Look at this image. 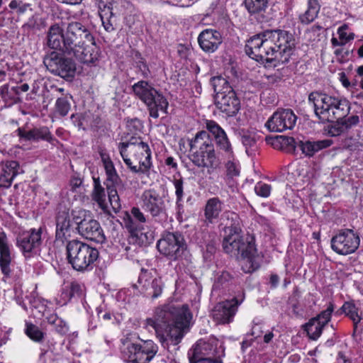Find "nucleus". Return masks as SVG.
I'll return each instance as SVG.
<instances>
[{
	"label": "nucleus",
	"instance_id": "20e7f679",
	"mask_svg": "<svg viewBox=\"0 0 363 363\" xmlns=\"http://www.w3.org/2000/svg\"><path fill=\"white\" fill-rule=\"evenodd\" d=\"M120 154L133 173L147 174L152 166L151 150L140 138L132 136L118 145Z\"/></svg>",
	"mask_w": 363,
	"mask_h": 363
},
{
	"label": "nucleus",
	"instance_id": "7ed1b4c3",
	"mask_svg": "<svg viewBox=\"0 0 363 363\" xmlns=\"http://www.w3.org/2000/svg\"><path fill=\"white\" fill-rule=\"evenodd\" d=\"M224 217L227 222L223 223L225 237L223 240V248L225 252L237 259L246 261L243 270L250 273L259 267L257 261V249L255 247L254 238H245L240 235L242 230L240 223V218L238 214L234 212H225Z\"/></svg>",
	"mask_w": 363,
	"mask_h": 363
},
{
	"label": "nucleus",
	"instance_id": "9b49d317",
	"mask_svg": "<svg viewBox=\"0 0 363 363\" xmlns=\"http://www.w3.org/2000/svg\"><path fill=\"white\" fill-rule=\"evenodd\" d=\"M43 228H30L19 233L16 238V247L26 259L38 254L42 245Z\"/></svg>",
	"mask_w": 363,
	"mask_h": 363
},
{
	"label": "nucleus",
	"instance_id": "a211bd4d",
	"mask_svg": "<svg viewBox=\"0 0 363 363\" xmlns=\"http://www.w3.org/2000/svg\"><path fill=\"white\" fill-rule=\"evenodd\" d=\"M244 298L245 294L242 292L238 296V298H233L216 304L212 312L213 319L223 324L231 322Z\"/></svg>",
	"mask_w": 363,
	"mask_h": 363
},
{
	"label": "nucleus",
	"instance_id": "0eeeda50",
	"mask_svg": "<svg viewBox=\"0 0 363 363\" xmlns=\"http://www.w3.org/2000/svg\"><path fill=\"white\" fill-rule=\"evenodd\" d=\"M121 357L130 363H149L158 352L157 345L150 340H140L136 334L121 339Z\"/></svg>",
	"mask_w": 363,
	"mask_h": 363
},
{
	"label": "nucleus",
	"instance_id": "bb28decb",
	"mask_svg": "<svg viewBox=\"0 0 363 363\" xmlns=\"http://www.w3.org/2000/svg\"><path fill=\"white\" fill-rule=\"evenodd\" d=\"M47 45L51 49L60 50L68 55L70 53L65 45V33L57 23L52 25L48 29Z\"/></svg>",
	"mask_w": 363,
	"mask_h": 363
},
{
	"label": "nucleus",
	"instance_id": "f8f14e48",
	"mask_svg": "<svg viewBox=\"0 0 363 363\" xmlns=\"http://www.w3.org/2000/svg\"><path fill=\"white\" fill-rule=\"evenodd\" d=\"M43 63L50 72L62 78L72 77L76 72L74 62L55 51L47 54L43 58Z\"/></svg>",
	"mask_w": 363,
	"mask_h": 363
},
{
	"label": "nucleus",
	"instance_id": "49530a36",
	"mask_svg": "<svg viewBox=\"0 0 363 363\" xmlns=\"http://www.w3.org/2000/svg\"><path fill=\"white\" fill-rule=\"evenodd\" d=\"M255 191L257 195L267 198L270 195L271 186L262 182H259L255 186Z\"/></svg>",
	"mask_w": 363,
	"mask_h": 363
},
{
	"label": "nucleus",
	"instance_id": "c9c22d12",
	"mask_svg": "<svg viewBox=\"0 0 363 363\" xmlns=\"http://www.w3.org/2000/svg\"><path fill=\"white\" fill-rule=\"evenodd\" d=\"M45 27V21L38 15H33L22 26L23 35H29Z\"/></svg>",
	"mask_w": 363,
	"mask_h": 363
},
{
	"label": "nucleus",
	"instance_id": "e2e57ef3",
	"mask_svg": "<svg viewBox=\"0 0 363 363\" xmlns=\"http://www.w3.org/2000/svg\"><path fill=\"white\" fill-rule=\"evenodd\" d=\"M189 363H223L220 359L206 358L203 359L189 360Z\"/></svg>",
	"mask_w": 363,
	"mask_h": 363
},
{
	"label": "nucleus",
	"instance_id": "3c124183",
	"mask_svg": "<svg viewBox=\"0 0 363 363\" xmlns=\"http://www.w3.org/2000/svg\"><path fill=\"white\" fill-rule=\"evenodd\" d=\"M127 128L133 134H136L137 132H140L143 128L141 121L138 118H133L127 121Z\"/></svg>",
	"mask_w": 363,
	"mask_h": 363
},
{
	"label": "nucleus",
	"instance_id": "79ce46f5",
	"mask_svg": "<svg viewBox=\"0 0 363 363\" xmlns=\"http://www.w3.org/2000/svg\"><path fill=\"white\" fill-rule=\"evenodd\" d=\"M298 147L303 154L309 157L313 156L316 152L319 151V146L316 141H299Z\"/></svg>",
	"mask_w": 363,
	"mask_h": 363
},
{
	"label": "nucleus",
	"instance_id": "ddd939ff",
	"mask_svg": "<svg viewBox=\"0 0 363 363\" xmlns=\"http://www.w3.org/2000/svg\"><path fill=\"white\" fill-rule=\"evenodd\" d=\"M94 38L91 28L88 24L80 21L68 23L65 31V45L69 52L79 45L93 41Z\"/></svg>",
	"mask_w": 363,
	"mask_h": 363
},
{
	"label": "nucleus",
	"instance_id": "052dcab7",
	"mask_svg": "<svg viewBox=\"0 0 363 363\" xmlns=\"http://www.w3.org/2000/svg\"><path fill=\"white\" fill-rule=\"evenodd\" d=\"M133 89V91H137V89H140V91H155L152 88H149L147 82L143 80L134 84Z\"/></svg>",
	"mask_w": 363,
	"mask_h": 363
},
{
	"label": "nucleus",
	"instance_id": "58836bf2",
	"mask_svg": "<svg viewBox=\"0 0 363 363\" xmlns=\"http://www.w3.org/2000/svg\"><path fill=\"white\" fill-rule=\"evenodd\" d=\"M233 280V277L228 272H222L216 278L213 285V291H218L229 286Z\"/></svg>",
	"mask_w": 363,
	"mask_h": 363
},
{
	"label": "nucleus",
	"instance_id": "aec40b11",
	"mask_svg": "<svg viewBox=\"0 0 363 363\" xmlns=\"http://www.w3.org/2000/svg\"><path fill=\"white\" fill-rule=\"evenodd\" d=\"M214 101L217 108L228 116H235L240 108V101L236 92H216Z\"/></svg>",
	"mask_w": 363,
	"mask_h": 363
},
{
	"label": "nucleus",
	"instance_id": "6e6552de",
	"mask_svg": "<svg viewBox=\"0 0 363 363\" xmlns=\"http://www.w3.org/2000/svg\"><path fill=\"white\" fill-rule=\"evenodd\" d=\"M66 257L69 264L77 271L88 270L99 257L97 249L73 239L67 244Z\"/></svg>",
	"mask_w": 363,
	"mask_h": 363
},
{
	"label": "nucleus",
	"instance_id": "423d86ee",
	"mask_svg": "<svg viewBox=\"0 0 363 363\" xmlns=\"http://www.w3.org/2000/svg\"><path fill=\"white\" fill-rule=\"evenodd\" d=\"M308 99L313 101L315 115L322 123L342 120L350 110L348 101L323 92H311Z\"/></svg>",
	"mask_w": 363,
	"mask_h": 363
},
{
	"label": "nucleus",
	"instance_id": "603ef678",
	"mask_svg": "<svg viewBox=\"0 0 363 363\" xmlns=\"http://www.w3.org/2000/svg\"><path fill=\"white\" fill-rule=\"evenodd\" d=\"M173 184L175 188L177 202L182 200L184 196V182L182 179H174Z\"/></svg>",
	"mask_w": 363,
	"mask_h": 363
},
{
	"label": "nucleus",
	"instance_id": "0e129e2a",
	"mask_svg": "<svg viewBox=\"0 0 363 363\" xmlns=\"http://www.w3.org/2000/svg\"><path fill=\"white\" fill-rule=\"evenodd\" d=\"M348 28L347 25L344 24L342 26H340L337 30V33L339 35V38L341 40H345L347 37V34L346 33L347 29Z\"/></svg>",
	"mask_w": 363,
	"mask_h": 363
},
{
	"label": "nucleus",
	"instance_id": "e433bc0d",
	"mask_svg": "<svg viewBox=\"0 0 363 363\" xmlns=\"http://www.w3.org/2000/svg\"><path fill=\"white\" fill-rule=\"evenodd\" d=\"M340 310L353 322L354 330L357 329V324L360 322L362 318L359 314V309L352 301L345 302Z\"/></svg>",
	"mask_w": 363,
	"mask_h": 363
},
{
	"label": "nucleus",
	"instance_id": "2f4dec72",
	"mask_svg": "<svg viewBox=\"0 0 363 363\" xmlns=\"http://www.w3.org/2000/svg\"><path fill=\"white\" fill-rule=\"evenodd\" d=\"M212 345L206 342H198L188 352L189 360L203 359L211 357Z\"/></svg>",
	"mask_w": 363,
	"mask_h": 363
},
{
	"label": "nucleus",
	"instance_id": "680f3d73",
	"mask_svg": "<svg viewBox=\"0 0 363 363\" xmlns=\"http://www.w3.org/2000/svg\"><path fill=\"white\" fill-rule=\"evenodd\" d=\"M76 212H72V220L77 225V230L79 231V225H80V221H84V218L85 217V212L84 211H79L78 214H75Z\"/></svg>",
	"mask_w": 363,
	"mask_h": 363
},
{
	"label": "nucleus",
	"instance_id": "a19ab883",
	"mask_svg": "<svg viewBox=\"0 0 363 363\" xmlns=\"http://www.w3.org/2000/svg\"><path fill=\"white\" fill-rule=\"evenodd\" d=\"M69 213L66 211L59 212L56 217V230H71Z\"/></svg>",
	"mask_w": 363,
	"mask_h": 363
},
{
	"label": "nucleus",
	"instance_id": "39448f33",
	"mask_svg": "<svg viewBox=\"0 0 363 363\" xmlns=\"http://www.w3.org/2000/svg\"><path fill=\"white\" fill-rule=\"evenodd\" d=\"M190 161L199 168H206L209 174L219 166V160L216 156L214 143L206 131L197 133L189 141Z\"/></svg>",
	"mask_w": 363,
	"mask_h": 363
},
{
	"label": "nucleus",
	"instance_id": "f3484780",
	"mask_svg": "<svg viewBox=\"0 0 363 363\" xmlns=\"http://www.w3.org/2000/svg\"><path fill=\"white\" fill-rule=\"evenodd\" d=\"M297 121V116L291 109L278 110L269 118L265 127L271 132H283L292 130Z\"/></svg>",
	"mask_w": 363,
	"mask_h": 363
},
{
	"label": "nucleus",
	"instance_id": "c03bdc74",
	"mask_svg": "<svg viewBox=\"0 0 363 363\" xmlns=\"http://www.w3.org/2000/svg\"><path fill=\"white\" fill-rule=\"evenodd\" d=\"M71 230H56L55 242L59 245H65L70 242Z\"/></svg>",
	"mask_w": 363,
	"mask_h": 363
},
{
	"label": "nucleus",
	"instance_id": "338daca9",
	"mask_svg": "<svg viewBox=\"0 0 363 363\" xmlns=\"http://www.w3.org/2000/svg\"><path fill=\"white\" fill-rule=\"evenodd\" d=\"M165 164L174 169H177V164L172 157H168L165 160Z\"/></svg>",
	"mask_w": 363,
	"mask_h": 363
},
{
	"label": "nucleus",
	"instance_id": "774afa93",
	"mask_svg": "<svg viewBox=\"0 0 363 363\" xmlns=\"http://www.w3.org/2000/svg\"><path fill=\"white\" fill-rule=\"evenodd\" d=\"M269 281L272 287H277L279 281V276L277 274H272Z\"/></svg>",
	"mask_w": 363,
	"mask_h": 363
},
{
	"label": "nucleus",
	"instance_id": "13d9d810",
	"mask_svg": "<svg viewBox=\"0 0 363 363\" xmlns=\"http://www.w3.org/2000/svg\"><path fill=\"white\" fill-rule=\"evenodd\" d=\"M216 251L215 242L213 240L206 244V249L203 252V257L205 259H211V257Z\"/></svg>",
	"mask_w": 363,
	"mask_h": 363
},
{
	"label": "nucleus",
	"instance_id": "bf43d9fd",
	"mask_svg": "<svg viewBox=\"0 0 363 363\" xmlns=\"http://www.w3.org/2000/svg\"><path fill=\"white\" fill-rule=\"evenodd\" d=\"M131 214L133 218L136 221L143 223H145L147 220L144 213L138 207H133L131 209Z\"/></svg>",
	"mask_w": 363,
	"mask_h": 363
},
{
	"label": "nucleus",
	"instance_id": "37998d69",
	"mask_svg": "<svg viewBox=\"0 0 363 363\" xmlns=\"http://www.w3.org/2000/svg\"><path fill=\"white\" fill-rule=\"evenodd\" d=\"M26 333L31 340L35 342H40L44 337L43 333L38 327L31 323L26 324Z\"/></svg>",
	"mask_w": 363,
	"mask_h": 363
},
{
	"label": "nucleus",
	"instance_id": "c756f323",
	"mask_svg": "<svg viewBox=\"0 0 363 363\" xmlns=\"http://www.w3.org/2000/svg\"><path fill=\"white\" fill-rule=\"evenodd\" d=\"M11 262V251L8 243L6 234L0 232V267L1 272L9 277L11 273L10 264Z\"/></svg>",
	"mask_w": 363,
	"mask_h": 363
},
{
	"label": "nucleus",
	"instance_id": "5701e85b",
	"mask_svg": "<svg viewBox=\"0 0 363 363\" xmlns=\"http://www.w3.org/2000/svg\"><path fill=\"white\" fill-rule=\"evenodd\" d=\"M79 233L86 239L98 243H103L106 240L99 223L90 218H84V221H80Z\"/></svg>",
	"mask_w": 363,
	"mask_h": 363
},
{
	"label": "nucleus",
	"instance_id": "a878e982",
	"mask_svg": "<svg viewBox=\"0 0 363 363\" xmlns=\"http://www.w3.org/2000/svg\"><path fill=\"white\" fill-rule=\"evenodd\" d=\"M206 128L213 136L217 147L223 151L225 155L233 152L226 133L216 121H207Z\"/></svg>",
	"mask_w": 363,
	"mask_h": 363
},
{
	"label": "nucleus",
	"instance_id": "8fccbe9b",
	"mask_svg": "<svg viewBox=\"0 0 363 363\" xmlns=\"http://www.w3.org/2000/svg\"><path fill=\"white\" fill-rule=\"evenodd\" d=\"M135 60H138V61H135V63L138 69L141 72L144 77H147L150 72L144 59L138 52H135Z\"/></svg>",
	"mask_w": 363,
	"mask_h": 363
},
{
	"label": "nucleus",
	"instance_id": "b1692460",
	"mask_svg": "<svg viewBox=\"0 0 363 363\" xmlns=\"http://www.w3.org/2000/svg\"><path fill=\"white\" fill-rule=\"evenodd\" d=\"M223 42L220 33L213 29L203 30L198 37L200 48L206 52H214Z\"/></svg>",
	"mask_w": 363,
	"mask_h": 363
},
{
	"label": "nucleus",
	"instance_id": "864d4df0",
	"mask_svg": "<svg viewBox=\"0 0 363 363\" xmlns=\"http://www.w3.org/2000/svg\"><path fill=\"white\" fill-rule=\"evenodd\" d=\"M274 142L279 143L282 145H286L291 147H296V140L292 137H288L284 135H279L273 138L272 139Z\"/></svg>",
	"mask_w": 363,
	"mask_h": 363
},
{
	"label": "nucleus",
	"instance_id": "393cba45",
	"mask_svg": "<svg viewBox=\"0 0 363 363\" xmlns=\"http://www.w3.org/2000/svg\"><path fill=\"white\" fill-rule=\"evenodd\" d=\"M24 173L18 162L16 160H6L1 162V173L0 174V187L9 188L14 178Z\"/></svg>",
	"mask_w": 363,
	"mask_h": 363
},
{
	"label": "nucleus",
	"instance_id": "09e8293b",
	"mask_svg": "<svg viewBox=\"0 0 363 363\" xmlns=\"http://www.w3.org/2000/svg\"><path fill=\"white\" fill-rule=\"evenodd\" d=\"M341 121L342 128L345 131L348 130L354 126H356L359 123V118L357 115L351 116L349 117H345Z\"/></svg>",
	"mask_w": 363,
	"mask_h": 363
},
{
	"label": "nucleus",
	"instance_id": "9d476101",
	"mask_svg": "<svg viewBox=\"0 0 363 363\" xmlns=\"http://www.w3.org/2000/svg\"><path fill=\"white\" fill-rule=\"evenodd\" d=\"M141 201L143 210L149 213L155 222L162 225L167 222L168 215L165 201L156 190L150 189L144 191Z\"/></svg>",
	"mask_w": 363,
	"mask_h": 363
},
{
	"label": "nucleus",
	"instance_id": "473e14b6",
	"mask_svg": "<svg viewBox=\"0 0 363 363\" xmlns=\"http://www.w3.org/2000/svg\"><path fill=\"white\" fill-rule=\"evenodd\" d=\"M94 189L91 192L92 200L94 201L104 212L107 211L106 194L99 177L93 178Z\"/></svg>",
	"mask_w": 363,
	"mask_h": 363
},
{
	"label": "nucleus",
	"instance_id": "4be33fe9",
	"mask_svg": "<svg viewBox=\"0 0 363 363\" xmlns=\"http://www.w3.org/2000/svg\"><path fill=\"white\" fill-rule=\"evenodd\" d=\"M100 54V49L96 45L94 38L93 41L75 47L73 48V51H70L69 53V55H74L82 63L88 65H94L99 60Z\"/></svg>",
	"mask_w": 363,
	"mask_h": 363
},
{
	"label": "nucleus",
	"instance_id": "69168bd1",
	"mask_svg": "<svg viewBox=\"0 0 363 363\" xmlns=\"http://www.w3.org/2000/svg\"><path fill=\"white\" fill-rule=\"evenodd\" d=\"M316 143L318 145L320 150L321 149L330 147L333 144V142L331 140H323L316 141Z\"/></svg>",
	"mask_w": 363,
	"mask_h": 363
},
{
	"label": "nucleus",
	"instance_id": "f257e3e1",
	"mask_svg": "<svg viewBox=\"0 0 363 363\" xmlns=\"http://www.w3.org/2000/svg\"><path fill=\"white\" fill-rule=\"evenodd\" d=\"M296 47L294 35L281 29L265 30L252 36L245 47L246 54L257 62H288Z\"/></svg>",
	"mask_w": 363,
	"mask_h": 363
},
{
	"label": "nucleus",
	"instance_id": "2eb2a0df",
	"mask_svg": "<svg viewBox=\"0 0 363 363\" xmlns=\"http://www.w3.org/2000/svg\"><path fill=\"white\" fill-rule=\"evenodd\" d=\"M158 250L162 255L176 260L186 249L184 235L180 232L167 233L157 244Z\"/></svg>",
	"mask_w": 363,
	"mask_h": 363
},
{
	"label": "nucleus",
	"instance_id": "dca6fc26",
	"mask_svg": "<svg viewBox=\"0 0 363 363\" xmlns=\"http://www.w3.org/2000/svg\"><path fill=\"white\" fill-rule=\"evenodd\" d=\"M133 286L145 296L156 298L162 294L164 283L160 277H154L147 270L142 269L138 283Z\"/></svg>",
	"mask_w": 363,
	"mask_h": 363
},
{
	"label": "nucleus",
	"instance_id": "72a5a7b5",
	"mask_svg": "<svg viewBox=\"0 0 363 363\" xmlns=\"http://www.w3.org/2000/svg\"><path fill=\"white\" fill-rule=\"evenodd\" d=\"M320 9V5L318 0H308L307 10L299 16V21L304 25L310 24L317 18Z\"/></svg>",
	"mask_w": 363,
	"mask_h": 363
},
{
	"label": "nucleus",
	"instance_id": "6ab92c4d",
	"mask_svg": "<svg viewBox=\"0 0 363 363\" xmlns=\"http://www.w3.org/2000/svg\"><path fill=\"white\" fill-rule=\"evenodd\" d=\"M334 305L330 303L328 308L320 313L317 316L311 318L308 323L303 325L311 340H318L322 334L324 327L330 322Z\"/></svg>",
	"mask_w": 363,
	"mask_h": 363
},
{
	"label": "nucleus",
	"instance_id": "1a4fd4ad",
	"mask_svg": "<svg viewBox=\"0 0 363 363\" xmlns=\"http://www.w3.org/2000/svg\"><path fill=\"white\" fill-rule=\"evenodd\" d=\"M101 157L106 172V179L104 185L108 193V197L114 213H118L121 208V204L116 187L122 183V180L118 174L113 162L109 157L101 153Z\"/></svg>",
	"mask_w": 363,
	"mask_h": 363
},
{
	"label": "nucleus",
	"instance_id": "412c9836",
	"mask_svg": "<svg viewBox=\"0 0 363 363\" xmlns=\"http://www.w3.org/2000/svg\"><path fill=\"white\" fill-rule=\"evenodd\" d=\"M139 98L148 106L151 117L157 118L158 111H162L167 113L168 102L160 92H135Z\"/></svg>",
	"mask_w": 363,
	"mask_h": 363
},
{
	"label": "nucleus",
	"instance_id": "f704fd0d",
	"mask_svg": "<svg viewBox=\"0 0 363 363\" xmlns=\"http://www.w3.org/2000/svg\"><path fill=\"white\" fill-rule=\"evenodd\" d=\"M223 164L225 169V174L228 178H233L240 174V163L234 156L233 152L225 155Z\"/></svg>",
	"mask_w": 363,
	"mask_h": 363
},
{
	"label": "nucleus",
	"instance_id": "a18cd8bd",
	"mask_svg": "<svg viewBox=\"0 0 363 363\" xmlns=\"http://www.w3.org/2000/svg\"><path fill=\"white\" fill-rule=\"evenodd\" d=\"M56 109L61 116H65L70 110V104L66 99L59 98L56 101Z\"/></svg>",
	"mask_w": 363,
	"mask_h": 363
},
{
	"label": "nucleus",
	"instance_id": "c85d7f7f",
	"mask_svg": "<svg viewBox=\"0 0 363 363\" xmlns=\"http://www.w3.org/2000/svg\"><path fill=\"white\" fill-rule=\"evenodd\" d=\"M116 1L114 0H100L99 2V16L104 29L108 32L115 30L113 18L115 17L114 9Z\"/></svg>",
	"mask_w": 363,
	"mask_h": 363
},
{
	"label": "nucleus",
	"instance_id": "de8ad7c7",
	"mask_svg": "<svg viewBox=\"0 0 363 363\" xmlns=\"http://www.w3.org/2000/svg\"><path fill=\"white\" fill-rule=\"evenodd\" d=\"M342 128L343 127L342 125L341 121L340 120H336V123L328 125L325 130L327 131V134L328 135L331 137H335L341 135L345 132Z\"/></svg>",
	"mask_w": 363,
	"mask_h": 363
},
{
	"label": "nucleus",
	"instance_id": "4c0bfd02",
	"mask_svg": "<svg viewBox=\"0 0 363 363\" xmlns=\"http://www.w3.org/2000/svg\"><path fill=\"white\" fill-rule=\"evenodd\" d=\"M245 8L250 14L260 13L267 7L268 0H245Z\"/></svg>",
	"mask_w": 363,
	"mask_h": 363
},
{
	"label": "nucleus",
	"instance_id": "ea45409f",
	"mask_svg": "<svg viewBox=\"0 0 363 363\" xmlns=\"http://www.w3.org/2000/svg\"><path fill=\"white\" fill-rule=\"evenodd\" d=\"M211 84L214 91H222L224 89H230L234 91L232 82H229L221 75L213 77L211 79Z\"/></svg>",
	"mask_w": 363,
	"mask_h": 363
},
{
	"label": "nucleus",
	"instance_id": "f03ea898",
	"mask_svg": "<svg viewBox=\"0 0 363 363\" xmlns=\"http://www.w3.org/2000/svg\"><path fill=\"white\" fill-rule=\"evenodd\" d=\"M192 315L187 305L167 304L156 308L145 325L152 327L164 347L179 344L189 328Z\"/></svg>",
	"mask_w": 363,
	"mask_h": 363
},
{
	"label": "nucleus",
	"instance_id": "7c9ffc66",
	"mask_svg": "<svg viewBox=\"0 0 363 363\" xmlns=\"http://www.w3.org/2000/svg\"><path fill=\"white\" fill-rule=\"evenodd\" d=\"M223 209V203L218 197L209 199L205 206L204 216L207 224L213 223Z\"/></svg>",
	"mask_w": 363,
	"mask_h": 363
},
{
	"label": "nucleus",
	"instance_id": "4468645a",
	"mask_svg": "<svg viewBox=\"0 0 363 363\" xmlns=\"http://www.w3.org/2000/svg\"><path fill=\"white\" fill-rule=\"evenodd\" d=\"M331 248L338 255H347L354 253L359 247L360 238L358 233L349 228L342 229L330 241Z\"/></svg>",
	"mask_w": 363,
	"mask_h": 363
},
{
	"label": "nucleus",
	"instance_id": "5fc2aeb1",
	"mask_svg": "<svg viewBox=\"0 0 363 363\" xmlns=\"http://www.w3.org/2000/svg\"><path fill=\"white\" fill-rule=\"evenodd\" d=\"M48 322L51 324H55L57 326V330L62 334L67 332V327L65 324L62 325V320L59 319L56 315H51L48 318Z\"/></svg>",
	"mask_w": 363,
	"mask_h": 363
},
{
	"label": "nucleus",
	"instance_id": "4d7b16f0",
	"mask_svg": "<svg viewBox=\"0 0 363 363\" xmlns=\"http://www.w3.org/2000/svg\"><path fill=\"white\" fill-rule=\"evenodd\" d=\"M242 143L246 147V152L247 155L250 154V148L256 147L255 138L248 135H245L242 137Z\"/></svg>",
	"mask_w": 363,
	"mask_h": 363
},
{
	"label": "nucleus",
	"instance_id": "cd10ccee",
	"mask_svg": "<svg viewBox=\"0 0 363 363\" xmlns=\"http://www.w3.org/2000/svg\"><path fill=\"white\" fill-rule=\"evenodd\" d=\"M16 131L20 138L28 141L38 142L39 140H45L52 144L55 140L49 128L46 126L34 128L28 131L18 128Z\"/></svg>",
	"mask_w": 363,
	"mask_h": 363
},
{
	"label": "nucleus",
	"instance_id": "6e6d98bb",
	"mask_svg": "<svg viewBox=\"0 0 363 363\" xmlns=\"http://www.w3.org/2000/svg\"><path fill=\"white\" fill-rule=\"evenodd\" d=\"M83 293V286L76 282H72L69 286V296L70 297H74V296H81Z\"/></svg>",
	"mask_w": 363,
	"mask_h": 363
}]
</instances>
